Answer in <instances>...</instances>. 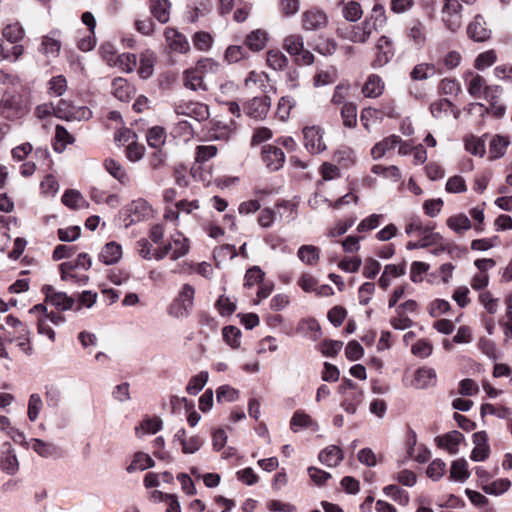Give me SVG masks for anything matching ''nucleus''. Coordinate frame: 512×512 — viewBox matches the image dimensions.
<instances>
[{
  "label": "nucleus",
  "instance_id": "51",
  "mask_svg": "<svg viewBox=\"0 0 512 512\" xmlns=\"http://www.w3.org/2000/svg\"><path fill=\"white\" fill-rule=\"evenodd\" d=\"M343 125L347 128H354L357 124V107L354 103H345L341 108Z\"/></svg>",
  "mask_w": 512,
  "mask_h": 512
},
{
  "label": "nucleus",
  "instance_id": "6",
  "mask_svg": "<svg viewBox=\"0 0 512 512\" xmlns=\"http://www.w3.org/2000/svg\"><path fill=\"white\" fill-rule=\"evenodd\" d=\"M442 21L451 32H456L462 26L463 6L458 0H443Z\"/></svg>",
  "mask_w": 512,
  "mask_h": 512
},
{
  "label": "nucleus",
  "instance_id": "26",
  "mask_svg": "<svg viewBox=\"0 0 512 512\" xmlns=\"http://www.w3.org/2000/svg\"><path fill=\"white\" fill-rule=\"evenodd\" d=\"M464 439L461 432L453 430L437 438L438 445L446 449L450 454L458 453V446Z\"/></svg>",
  "mask_w": 512,
  "mask_h": 512
},
{
  "label": "nucleus",
  "instance_id": "9",
  "mask_svg": "<svg viewBox=\"0 0 512 512\" xmlns=\"http://www.w3.org/2000/svg\"><path fill=\"white\" fill-rule=\"evenodd\" d=\"M153 208L149 202L143 198L133 200L126 207L129 223H136L146 220L153 216Z\"/></svg>",
  "mask_w": 512,
  "mask_h": 512
},
{
  "label": "nucleus",
  "instance_id": "47",
  "mask_svg": "<svg viewBox=\"0 0 512 512\" xmlns=\"http://www.w3.org/2000/svg\"><path fill=\"white\" fill-rule=\"evenodd\" d=\"M146 139H147L148 145L151 148L161 149V147L166 142V132L162 127H159V126L152 127L148 131V133L146 135Z\"/></svg>",
  "mask_w": 512,
  "mask_h": 512
},
{
  "label": "nucleus",
  "instance_id": "23",
  "mask_svg": "<svg viewBox=\"0 0 512 512\" xmlns=\"http://www.w3.org/2000/svg\"><path fill=\"white\" fill-rule=\"evenodd\" d=\"M174 440L181 445L182 452L185 454H193L197 452L203 445V440L199 436L186 437V431L180 429L176 432Z\"/></svg>",
  "mask_w": 512,
  "mask_h": 512
},
{
  "label": "nucleus",
  "instance_id": "58",
  "mask_svg": "<svg viewBox=\"0 0 512 512\" xmlns=\"http://www.w3.org/2000/svg\"><path fill=\"white\" fill-rule=\"evenodd\" d=\"M268 82V75L265 72L251 71L244 80L246 88H264Z\"/></svg>",
  "mask_w": 512,
  "mask_h": 512
},
{
  "label": "nucleus",
  "instance_id": "15",
  "mask_svg": "<svg viewBox=\"0 0 512 512\" xmlns=\"http://www.w3.org/2000/svg\"><path fill=\"white\" fill-rule=\"evenodd\" d=\"M406 36L413 47L423 48L427 40L424 23L417 19L412 20L406 28Z\"/></svg>",
  "mask_w": 512,
  "mask_h": 512
},
{
  "label": "nucleus",
  "instance_id": "29",
  "mask_svg": "<svg viewBox=\"0 0 512 512\" xmlns=\"http://www.w3.org/2000/svg\"><path fill=\"white\" fill-rule=\"evenodd\" d=\"M319 460L328 467H336L343 460V452L340 447L330 445L320 452Z\"/></svg>",
  "mask_w": 512,
  "mask_h": 512
},
{
  "label": "nucleus",
  "instance_id": "24",
  "mask_svg": "<svg viewBox=\"0 0 512 512\" xmlns=\"http://www.w3.org/2000/svg\"><path fill=\"white\" fill-rule=\"evenodd\" d=\"M122 247L119 243L111 241L106 243L99 254V260L105 265H113L122 258Z\"/></svg>",
  "mask_w": 512,
  "mask_h": 512
},
{
  "label": "nucleus",
  "instance_id": "21",
  "mask_svg": "<svg viewBox=\"0 0 512 512\" xmlns=\"http://www.w3.org/2000/svg\"><path fill=\"white\" fill-rule=\"evenodd\" d=\"M111 93L122 102L130 101L135 95V88L124 78H115L112 81Z\"/></svg>",
  "mask_w": 512,
  "mask_h": 512
},
{
  "label": "nucleus",
  "instance_id": "14",
  "mask_svg": "<svg viewBox=\"0 0 512 512\" xmlns=\"http://www.w3.org/2000/svg\"><path fill=\"white\" fill-rule=\"evenodd\" d=\"M60 50L61 41L55 36V34L46 35L41 38L38 51L43 56L47 64L59 56Z\"/></svg>",
  "mask_w": 512,
  "mask_h": 512
},
{
  "label": "nucleus",
  "instance_id": "61",
  "mask_svg": "<svg viewBox=\"0 0 512 512\" xmlns=\"http://www.w3.org/2000/svg\"><path fill=\"white\" fill-rule=\"evenodd\" d=\"M43 401L39 394L33 393L29 397L27 415L30 421H36L42 409Z\"/></svg>",
  "mask_w": 512,
  "mask_h": 512
},
{
  "label": "nucleus",
  "instance_id": "10",
  "mask_svg": "<svg viewBox=\"0 0 512 512\" xmlns=\"http://www.w3.org/2000/svg\"><path fill=\"white\" fill-rule=\"evenodd\" d=\"M375 58L372 62V67L381 68L385 66L393 57V45L389 37L381 36L374 46Z\"/></svg>",
  "mask_w": 512,
  "mask_h": 512
},
{
  "label": "nucleus",
  "instance_id": "19",
  "mask_svg": "<svg viewBox=\"0 0 512 512\" xmlns=\"http://www.w3.org/2000/svg\"><path fill=\"white\" fill-rule=\"evenodd\" d=\"M46 291V301L51 303L56 309L61 311L70 310L75 304V300L64 292H56L52 287L44 288Z\"/></svg>",
  "mask_w": 512,
  "mask_h": 512
},
{
  "label": "nucleus",
  "instance_id": "45",
  "mask_svg": "<svg viewBox=\"0 0 512 512\" xmlns=\"http://www.w3.org/2000/svg\"><path fill=\"white\" fill-rule=\"evenodd\" d=\"M29 445L34 452L44 458L52 457L57 453V447L54 444L44 442L40 439H31Z\"/></svg>",
  "mask_w": 512,
  "mask_h": 512
},
{
  "label": "nucleus",
  "instance_id": "56",
  "mask_svg": "<svg viewBox=\"0 0 512 512\" xmlns=\"http://www.w3.org/2000/svg\"><path fill=\"white\" fill-rule=\"evenodd\" d=\"M207 380H208V372L202 371V372L198 373L197 375L193 376L190 379V381L186 387V391L190 395H196L198 392H200L204 388V386L207 383Z\"/></svg>",
  "mask_w": 512,
  "mask_h": 512
},
{
  "label": "nucleus",
  "instance_id": "55",
  "mask_svg": "<svg viewBox=\"0 0 512 512\" xmlns=\"http://www.w3.org/2000/svg\"><path fill=\"white\" fill-rule=\"evenodd\" d=\"M114 64L122 71L130 73L137 65V57L132 53H122L117 56Z\"/></svg>",
  "mask_w": 512,
  "mask_h": 512
},
{
  "label": "nucleus",
  "instance_id": "37",
  "mask_svg": "<svg viewBox=\"0 0 512 512\" xmlns=\"http://www.w3.org/2000/svg\"><path fill=\"white\" fill-rule=\"evenodd\" d=\"M282 46L290 56H296L305 47L304 37L298 33L289 34L283 39Z\"/></svg>",
  "mask_w": 512,
  "mask_h": 512
},
{
  "label": "nucleus",
  "instance_id": "28",
  "mask_svg": "<svg viewBox=\"0 0 512 512\" xmlns=\"http://www.w3.org/2000/svg\"><path fill=\"white\" fill-rule=\"evenodd\" d=\"M400 142L401 138L397 135H390L384 138L371 149L372 158L375 160L382 158L388 151L395 149Z\"/></svg>",
  "mask_w": 512,
  "mask_h": 512
},
{
  "label": "nucleus",
  "instance_id": "22",
  "mask_svg": "<svg viewBox=\"0 0 512 512\" xmlns=\"http://www.w3.org/2000/svg\"><path fill=\"white\" fill-rule=\"evenodd\" d=\"M61 279L77 285H86L89 277L86 274L77 273L73 262H63L59 265Z\"/></svg>",
  "mask_w": 512,
  "mask_h": 512
},
{
  "label": "nucleus",
  "instance_id": "17",
  "mask_svg": "<svg viewBox=\"0 0 512 512\" xmlns=\"http://www.w3.org/2000/svg\"><path fill=\"white\" fill-rule=\"evenodd\" d=\"M164 37L167 46L174 52L187 53L190 49L187 38L174 28H166Z\"/></svg>",
  "mask_w": 512,
  "mask_h": 512
},
{
  "label": "nucleus",
  "instance_id": "1",
  "mask_svg": "<svg viewBox=\"0 0 512 512\" xmlns=\"http://www.w3.org/2000/svg\"><path fill=\"white\" fill-rule=\"evenodd\" d=\"M385 9L381 4H375L371 14L357 24L338 29V35L353 43H366L373 33L378 32L386 24Z\"/></svg>",
  "mask_w": 512,
  "mask_h": 512
},
{
  "label": "nucleus",
  "instance_id": "40",
  "mask_svg": "<svg viewBox=\"0 0 512 512\" xmlns=\"http://www.w3.org/2000/svg\"><path fill=\"white\" fill-rule=\"evenodd\" d=\"M430 224H424L420 217L410 216L406 219L405 233L408 236H421L429 230Z\"/></svg>",
  "mask_w": 512,
  "mask_h": 512
},
{
  "label": "nucleus",
  "instance_id": "53",
  "mask_svg": "<svg viewBox=\"0 0 512 512\" xmlns=\"http://www.w3.org/2000/svg\"><path fill=\"white\" fill-rule=\"evenodd\" d=\"M383 492L388 497L392 498L398 504L406 506L409 503V494L407 491L400 489L396 485H388L384 487Z\"/></svg>",
  "mask_w": 512,
  "mask_h": 512
},
{
  "label": "nucleus",
  "instance_id": "25",
  "mask_svg": "<svg viewBox=\"0 0 512 512\" xmlns=\"http://www.w3.org/2000/svg\"><path fill=\"white\" fill-rule=\"evenodd\" d=\"M384 88L385 84L382 78L376 74H371L362 87V93L367 98H377L383 94Z\"/></svg>",
  "mask_w": 512,
  "mask_h": 512
},
{
  "label": "nucleus",
  "instance_id": "18",
  "mask_svg": "<svg viewBox=\"0 0 512 512\" xmlns=\"http://www.w3.org/2000/svg\"><path fill=\"white\" fill-rule=\"evenodd\" d=\"M57 116L66 120H87L91 117V111L87 107H74L61 101L58 106Z\"/></svg>",
  "mask_w": 512,
  "mask_h": 512
},
{
  "label": "nucleus",
  "instance_id": "39",
  "mask_svg": "<svg viewBox=\"0 0 512 512\" xmlns=\"http://www.w3.org/2000/svg\"><path fill=\"white\" fill-rule=\"evenodd\" d=\"M464 145L466 151L474 156L483 157L486 153L485 140L482 137L469 135L464 139Z\"/></svg>",
  "mask_w": 512,
  "mask_h": 512
},
{
  "label": "nucleus",
  "instance_id": "33",
  "mask_svg": "<svg viewBox=\"0 0 512 512\" xmlns=\"http://www.w3.org/2000/svg\"><path fill=\"white\" fill-rule=\"evenodd\" d=\"M170 9L171 4L169 0H151V13L161 23H167L169 21Z\"/></svg>",
  "mask_w": 512,
  "mask_h": 512
},
{
  "label": "nucleus",
  "instance_id": "4",
  "mask_svg": "<svg viewBox=\"0 0 512 512\" xmlns=\"http://www.w3.org/2000/svg\"><path fill=\"white\" fill-rule=\"evenodd\" d=\"M190 250L189 239L179 231L171 235L170 240L155 250V260L159 261L169 256L176 261L188 254Z\"/></svg>",
  "mask_w": 512,
  "mask_h": 512
},
{
  "label": "nucleus",
  "instance_id": "12",
  "mask_svg": "<svg viewBox=\"0 0 512 512\" xmlns=\"http://www.w3.org/2000/svg\"><path fill=\"white\" fill-rule=\"evenodd\" d=\"M271 107V99L267 95L254 97L244 105V112L254 119H264Z\"/></svg>",
  "mask_w": 512,
  "mask_h": 512
},
{
  "label": "nucleus",
  "instance_id": "59",
  "mask_svg": "<svg viewBox=\"0 0 512 512\" xmlns=\"http://www.w3.org/2000/svg\"><path fill=\"white\" fill-rule=\"evenodd\" d=\"M433 352V345L427 339H419L411 346V353L418 358H427Z\"/></svg>",
  "mask_w": 512,
  "mask_h": 512
},
{
  "label": "nucleus",
  "instance_id": "52",
  "mask_svg": "<svg viewBox=\"0 0 512 512\" xmlns=\"http://www.w3.org/2000/svg\"><path fill=\"white\" fill-rule=\"evenodd\" d=\"M511 486V482L507 478L497 479L489 484H483L482 489L485 493L491 495H500L506 492Z\"/></svg>",
  "mask_w": 512,
  "mask_h": 512
},
{
  "label": "nucleus",
  "instance_id": "27",
  "mask_svg": "<svg viewBox=\"0 0 512 512\" xmlns=\"http://www.w3.org/2000/svg\"><path fill=\"white\" fill-rule=\"evenodd\" d=\"M446 226L456 234L462 235L472 228V223L465 213H457L446 219Z\"/></svg>",
  "mask_w": 512,
  "mask_h": 512
},
{
  "label": "nucleus",
  "instance_id": "64",
  "mask_svg": "<svg viewBox=\"0 0 512 512\" xmlns=\"http://www.w3.org/2000/svg\"><path fill=\"white\" fill-rule=\"evenodd\" d=\"M241 332L235 326H226L223 329V338L225 342L232 348H238L240 346Z\"/></svg>",
  "mask_w": 512,
  "mask_h": 512
},
{
  "label": "nucleus",
  "instance_id": "63",
  "mask_svg": "<svg viewBox=\"0 0 512 512\" xmlns=\"http://www.w3.org/2000/svg\"><path fill=\"white\" fill-rule=\"evenodd\" d=\"M497 60L495 51L488 50L480 53L475 60V68L478 70H484L492 66Z\"/></svg>",
  "mask_w": 512,
  "mask_h": 512
},
{
  "label": "nucleus",
  "instance_id": "31",
  "mask_svg": "<svg viewBox=\"0 0 512 512\" xmlns=\"http://www.w3.org/2000/svg\"><path fill=\"white\" fill-rule=\"evenodd\" d=\"M104 167L106 171L121 184L127 185L130 183V177L126 172L125 168L114 159H106L104 161Z\"/></svg>",
  "mask_w": 512,
  "mask_h": 512
},
{
  "label": "nucleus",
  "instance_id": "5",
  "mask_svg": "<svg viewBox=\"0 0 512 512\" xmlns=\"http://www.w3.org/2000/svg\"><path fill=\"white\" fill-rule=\"evenodd\" d=\"M194 295L195 289L189 284H184L169 306V314L178 319L188 317L194 305Z\"/></svg>",
  "mask_w": 512,
  "mask_h": 512
},
{
  "label": "nucleus",
  "instance_id": "44",
  "mask_svg": "<svg viewBox=\"0 0 512 512\" xmlns=\"http://www.w3.org/2000/svg\"><path fill=\"white\" fill-rule=\"evenodd\" d=\"M470 79L467 82V90L469 94L475 98H481L484 93V89L487 86L485 79L478 75L470 73Z\"/></svg>",
  "mask_w": 512,
  "mask_h": 512
},
{
  "label": "nucleus",
  "instance_id": "41",
  "mask_svg": "<svg viewBox=\"0 0 512 512\" xmlns=\"http://www.w3.org/2000/svg\"><path fill=\"white\" fill-rule=\"evenodd\" d=\"M469 476L470 472L468 471V463L465 459H457L452 462L450 468L451 479L459 482H464L469 478Z\"/></svg>",
  "mask_w": 512,
  "mask_h": 512
},
{
  "label": "nucleus",
  "instance_id": "48",
  "mask_svg": "<svg viewBox=\"0 0 512 512\" xmlns=\"http://www.w3.org/2000/svg\"><path fill=\"white\" fill-rule=\"evenodd\" d=\"M371 171L375 175L382 176L383 178L389 179L393 182H397L401 178V172L395 165L383 166L377 164L372 167Z\"/></svg>",
  "mask_w": 512,
  "mask_h": 512
},
{
  "label": "nucleus",
  "instance_id": "43",
  "mask_svg": "<svg viewBox=\"0 0 512 512\" xmlns=\"http://www.w3.org/2000/svg\"><path fill=\"white\" fill-rule=\"evenodd\" d=\"M162 421L158 418H147L135 428L137 437H142L146 434H155L161 429Z\"/></svg>",
  "mask_w": 512,
  "mask_h": 512
},
{
  "label": "nucleus",
  "instance_id": "38",
  "mask_svg": "<svg viewBox=\"0 0 512 512\" xmlns=\"http://www.w3.org/2000/svg\"><path fill=\"white\" fill-rule=\"evenodd\" d=\"M155 465L154 460L144 452H137L134 455L132 462L126 468L128 473H133L135 471H143L148 468H151Z\"/></svg>",
  "mask_w": 512,
  "mask_h": 512
},
{
  "label": "nucleus",
  "instance_id": "35",
  "mask_svg": "<svg viewBox=\"0 0 512 512\" xmlns=\"http://www.w3.org/2000/svg\"><path fill=\"white\" fill-rule=\"evenodd\" d=\"M436 66L432 63H419L410 72L413 81H424L436 75Z\"/></svg>",
  "mask_w": 512,
  "mask_h": 512
},
{
  "label": "nucleus",
  "instance_id": "8",
  "mask_svg": "<svg viewBox=\"0 0 512 512\" xmlns=\"http://www.w3.org/2000/svg\"><path fill=\"white\" fill-rule=\"evenodd\" d=\"M323 134L324 132L319 126H309L303 129L304 145L311 154H319L326 150Z\"/></svg>",
  "mask_w": 512,
  "mask_h": 512
},
{
  "label": "nucleus",
  "instance_id": "60",
  "mask_svg": "<svg viewBox=\"0 0 512 512\" xmlns=\"http://www.w3.org/2000/svg\"><path fill=\"white\" fill-rule=\"evenodd\" d=\"M4 38L10 43H17L24 37V30L19 23L7 25L3 29Z\"/></svg>",
  "mask_w": 512,
  "mask_h": 512
},
{
  "label": "nucleus",
  "instance_id": "11",
  "mask_svg": "<svg viewBox=\"0 0 512 512\" xmlns=\"http://www.w3.org/2000/svg\"><path fill=\"white\" fill-rule=\"evenodd\" d=\"M467 35L476 42H485L491 37V29L482 14H476L468 23Z\"/></svg>",
  "mask_w": 512,
  "mask_h": 512
},
{
  "label": "nucleus",
  "instance_id": "20",
  "mask_svg": "<svg viewBox=\"0 0 512 512\" xmlns=\"http://www.w3.org/2000/svg\"><path fill=\"white\" fill-rule=\"evenodd\" d=\"M437 382V374L435 369L429 367H421L415 371L412 385L417 389H427L433 387Z\"/></svg>",
  "mask_w": 512,
  "mask_h": 512
},
{
  "label": "nucleus",
  "instance_id": "16",
  "mask_svg": "<svg viewBox=\"0 0 512 512\" xmlns=\"http://www.w3.org/2000/svg\"><path fill=\"white\" fill-rule=\"evenodd\" d=\"M262 159L268 169L271 171H277L283 166L285 162V155L280 148L267 145L263 147Z\"/></svg>",
  "mask_w": 512,
  "mask_h": 512
},
{
  "label": "nucleus",
  "instance_id": "57",
  "mask_svg": "<svg viewBox=\"0 0 512 512\" xmlns=\"http://www.w3.org/2000/svg\"><path fill=\"white\" fill-rule=\"evenodd\" d=\"M29 313H31V314H39L43 318H47L48 322L50 324L52 323L54 325H59V324L64 322V318L60 314H56L54 312L48 313L47 307L44 304H37V305L33 306L29 310Z\"/></svg>",
  "mask_w": 512,
  "mask_h": 512
},
{
  "label": "nucleus",
  "instance_id": "62",
  "mask_svg": "<svg viewBox=\"0 0 512 512\" xmlns=\"http://www.w3.org/2000/svg\"><path fill=\"white\" fill-rule=\"evenodd\" d=\"M362 14L361 5L358 2L349 1L343 7V16L348 21L355 22L362 17Z\"/></svg>",
  "mask_w": 512,
  "mask_h": 512
},
{
  "label": "nucleus",
  "instance_id": "50",
  "mask_svg": "<svg viewBox=\"0 0 512 512\" xmlns=\"http://www.w3.org/2000/svg\"><path fill=\"white\" fill-rule=\"evenodd\" d=\"M501 93V88L499 86H486L484 89L483 96L490 104L493 106L494 114L496 116H502L504 114V107L497 106L496 102Z\"/></svg>",
  "mask_w": 512,
  "mask_h": 512
},
{
  "label": "nucleus",
  "instance_id": "36",
  "mask_svg": "<svg viewBox=\"0 0 512 512\" xmlns=\"http://www.w3.org/2000/svg\"><path fill=\"white\" fill-rule=\"evenodd\" d=\"M266 55L267 65L275 71L284 70L289 63L286 55L278 49H270Z\"/></svg>",
  "mask_w": 512,
  "mask_h": 512
},
{
  "label": "nucleus",
  "instance_id": "32",
  "mask_svg": "<svg viewBox=\"0 0 512 512\" xmlns=\"http://www.w3.org/2000/svg\"><path fill=\"white\" fill-rule=\"evenodd\" d=\"M510 140L506 136L494 135L489 144V158L499 159L504 156Z\"/></svg>",
  "mask_w": 512,
  "mask_h": 512
},
{
  "label": "nucleus",
  "instance_id": "54",
  "mask_svg": "<svg viewBox=\"0 0 512 512\" xmlns=\"http://www.w3.org/2000/svg\"><path fill=\"white\" fill-rule=\"evenodd\" d=\"M55 140L54 149L58 152H62L74 139L63 126L57 125L55 129Z\"/></svg>",
  "mask_w": 512,
  "mask_h": 512
},
{
  "label": "nucleus",
  "instance_id": "7",
  "mask_svg": "<svg viewBox=\"0 0 512 512\" xmlns=\"http://www.w3.org/2000/svg\"><path fill=\"white\" fill-rule=\"evenodd\" d=\"M175 113L177 115L187 116L198 122L204 121L209 118V108L206 104L200 102H182L176 105Z\"/></svg>",
  "mask_w": 512,
  "mask_h": 512
},
{
  "label": "nucleus",
  "instance_id": "30",
  "mask_svg": "<svg viewBox=\"0 0 512 512\" xmlns=\"http://www.w3.org/2000/svg\"><path fill=\"white\" fill-rule=\"evenodd\" d=\"M297 257L303 264L315 266L320 260V249L314 245H302L298 248Z\"/></svg>",
  "mask_w": 512,
  "mask_h": 512
},
{
  "label": "nucleus",
  "instance_id": "49",
  "mask_svg": "<svg viewBox=\"0 0 512 512\" xmlns=\"http://www.w3.org/2000/svg\"><path fill=\"white\" fill-rule=\"evenodd\" d=\"M267 41V33L263 30L252 31L246 38V45L253 51L262 50Z\"/></svg>",
  "mask_w": 512,
  "mask_h": 512
},
{
  "label": "nucleus",
  "instance_id": "34",
  "mask_svg": "<svg viewBox=\"0 0 512 512\" xmlns=\"http://www.w3.org/2000/svg\"><path fill=\"white\" fill-rule=\"evenodd\" d=\"M155 62L156 56L154 52L146 50L141 53L140 66L138 69V74L141 78L147 79L153 74Z\"/></svg>",
  "mask_w": 512,
  "mask_h": 512
},
{
  "label": "nucleus",
  "instance_id": "13",
  "mask_svg": "<svg viewBox=\"0 0 512 512\" xmlns=\"http://www.w3.org/2000/svg\"><path fill=\"white\" fill-rule=\"evenodd\" d=\"M328 17L323 10L311 8L303 12L301 24L304 30L314 31L326 27Z\"/></svg>",
  "mask_w": 512,
  "mask_h": 512
},
{
  "label": "nucleus",
  "instance_id": "3",
  "mask_svg": "<svg viewBox=\"0 0 512 512\" xmlns=\"http://www.w3.org/2000/svg\"><path fill=\"white\" fill-rule=\"evenodd\" d=\"M220 66L211 59H202L195 67L184 72V86L190 90H206L205 78L210 73H216Z\"/></svg>",
  "mask_w": 512,
  "mask_h": 512
},
{
  "label": "nucleus",
  "instance_id": "2",
  "mask_svg": "<svg viewBox=\"0 0 512 512\" xmlns=\"http://www.w3.org/2000/svg\"><path fill=\"white\" fill-rule=\"evenodd\" d=\"M1 328L5 331V340L10 343L16 342L19 349L26 355L32 354L30 331L18 318L12 315L7 316Z\"/></svg>",
  "mask_w": 512,
  "mask_h": 512
},
{
  "label": "nucleus",
  "instance_id": "42",
  "mask_svg": "<svg viewBox=\"0 0 512 512\" xmlns=\"http://www.w3.org/2000/svg\"><path fill=\"white\" fill-rule=\"evenodd\" d=\"M62 203L71 209H81L86 205V201L82 194L74 189L65 191L62 196Z\"/></svg>",
  "mask_w": 512,
  "mask_h": 512
},
{
  "label": "nucleus",
  "instance_id": "46",
  "mask_svg": "<svg viewBox=\"0 0 512 512\" xmlns=\"http://www.w3.org/2000/svg\"><path fill=\"white\" fill-rule=\"evenodd\" d=\"M7 451L1 459V469L9 475L15 474L19 469L16 455L13 453L10 444H7Z\"/></svg>",
  "mask_w": 512,
  "mask_h": 512
}]
</instances>
